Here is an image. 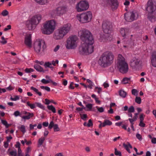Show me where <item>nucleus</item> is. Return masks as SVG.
<instances>
[{"label":"nucleus","instance_id":"obj_1","mask_svg":"<svg viewBox=\"0 0 156 156\" xmlns=\"http://www.w3.org/2000/svg\"><path fill=\"white\" fill-rule=\"evenodd\" d=\"M78 35L82 41L81 45L79 48V52L82 55H87L94 51L93 44L94 40L92 34L88 30L82 29L78 32Z\"/></svg>","mask_w":156,"mask_h":156},{"label":"nucleus","instance_id":"obj_2","mask_svg":"<svg viewBox=\"0 0 156 156\" xmlns=\"http://www.w3.org/2000/svg\"><path fill=\"white\" fill-rule=\"evenodd\" d=\"M102 27L103 30L105 34L101 35L100 39L103 41L112 40L113 33L111 23L108 21H104L102 24Z\"/></svg>","mask_w":156,"mask_h":156},{"label":"nucleus","instance_id":"obj_3","mask_svg":"<svg viewBox=\"0 0 156 156\" xmlns=\"http://www.w3.org/2000/svg\"><path fill=\"white\" fill-rule=\"evenodd\" d=\"M113 58L114 56L112 53L106 51L101 55L98 63L102 67H106L110 65Z\"/></svg>","mask_w":156,"mask_h":156},{"label":"nucleus","instance_id":"obj_4","mask_svg":"<svg viewBox=\"0 0 156 156\" xmlns=\"http://www.w3.org/2000/svg\"><path fill=\"white\" fill-rule=\"evenodd\" d=\"M71 27L70 24L68 23L59 27L55 31L54 35V38L56 40L62 39L69 32Z\"/></svg>","mask_w":156,"mask_h":156},{"label":"nucleus","instance_id":"obj_5","mask_svg":"<svg viewBox=\"0 0 156 156\" xmlns=\"http://www.w3.org/2000/svg\"><path fill=\"white\" fill-rule=\"evenodd\" d=\"M118 63L119 65V72L122 74H126L129 70L128 65L125 58L120 54L118 55Z\"/></svg>","mask_w":156,"mask_h":156},{"label":"nucleus","instance_id":"obj_6","mask_svg":"<svg viewBox=\"0 0 156 156\" xmlns=\"http://www.w3.org/2000/svg\"><path fill=\"white\" fill-rule=\"evenodd\" d=\"M55 22L51 20L46 23L44 26V28L42 30L43 34H50L52 33L55 28Z\"/></svg>","mask_w":156,"mask_h":156},{"label":"nucleus","instance_id":"obj_7","mask_svg":"<svg viewBox=\"0 0 156 156\" xmlns=\"http://www.w3.org/2000/svg\"><path fill=\"white\" fill-rule=\"evenodd\" d=\"M92 14L90 11L83 13L77 16V18L79 21L83 23H87L91 21Z\"/></svg>","mask_w":156,"mask_h":156},{"label":"nucleus","instance_id":"obj_8","mask_svg":"<svg viewBox=\"0 0 156 156\" xmlns=\"http://www.w3.org/2000/svg\"><path fill=\"white\" fill-rule=\"evenodd\" d=\"M46 47L44 41L42 40H37L34 43V50L37 53H40L44 52Z\"/></svg>","mask_w":156,"mask_h":156},{"label":"nucleus","instance_id":"obj_9","mask_svg":"<svg viewBox=\"0 0 156 156\" xmlns=\"http://www.w3.org/2000/svg\"><path fill=\"white\" fill-rule=\"evenodd\" d=\"M78 40L76 35H71L69 37L66 41V46L67 49H73L77 46L76 41Z\"/></svg>","mask_w":156,"mask_h":156},{"label":"nucleus","instance_id":"obj_10","mask_svg":"<svg viewBox=\"0 0 156 156\" xmlns=\"http://www.w3.org/2000/svg\"><path fill=\"white\" fill-rule=\"evenodd\" d=\"M89 7L88 2L86 1H82L77 4L76 9L78 12H81L87 10Z\"/></svg>","mask_w":156,"mask_h":156},{"label":"nucleus","instance_id":"obj_11","mask_svg":"<svg viewBox=\"0 0 156 156\" xmlns=\"http://www.w3.org/2000/svg\"><path fill=\"white\" fill-rule=\"evenodd\" d=\"M149 12H152L156 9V4L153 0H149L147 4L146 8Z\"/></svg>","mask_w":156,"mask_h":156},{"label":"nucleus","instance_id":"obj_12","mask_svg":"<svg viewBox=\"0 0 156 156\" xmlns=\"http://www.w3.org/2000/svg\"><path fill=\"white\" fill-rule=\"evenodd\" d=\"M105 2L109 5L112 10H115L117 9V0H104Z\"/></svg>","mask_w":156,"mask_h":156},{"label":"nucleus","instance_id":"obj_13","mask_svg":"<svg viewBox=\"0 0 156 156\" xmlns=\"http://www.w3.org/2000/svg\"><path fill=\"white\" fill-rule=\"evenodd\" d=\"M42 18L41 15L40 14L35 15L30 20L31 22L36 26L38 24L41 20Z\"/></svg>","mask_w":156,"mask_h":156},{"label":"nucleus","instance_id":"obj_14","mask_svg":"<svg viewBox=\"0 0 156 156\" xmlns=\"http://www.w3.org/2000/svg\"><path fill=\"white\" fill-rule=\"evenodd\" d=\"M24 42L25 44L28 47H31L32 41L31 34H28L26 35L25 38Z\"/></svg>","mask_w":156,"mask_h":156},{"label":"nucleus","instance_id":"obj_15","mask_svg":"<svg viewBox=\"0 0 156 156\" xmlns=\"http://www.w3.org/2000/svg\"><path fill=\"white\" fill-rule=\"evenodd\" d=\"M139 59L136 58H133L130 63V66L133 69L136 68L139 66Z\"/></svg>","mask_w":156,"mask_h":156},{"label":"nucleus","instance_id":"obj_16","mask_svg":"<svg viewBox=\"0 0 156 156\" xmlns=\"http://www.w3.org/2000/svg\"><path fill=\"white\" fill-rule=\"evenodd\" d=\"M151 59L152 65L153 66L156 67V52L155 51L152 53Z\"/></svg>","mask_w":156,"mask_h":156},{"label":"nucleus","instance_id":"obj_17","mask_svg":"<svg viewBox=\"0 0 156 156\" xmlns=\"http://www.w3.org/2000/svg\"><path fill=\"white\" fill-rule=\"evenodd\" d=\"M57 13L59 14H63L66 11V8L64 6L58 7L56 9Z\"/></svg>","mask_w":156,"mask_h":156},{"label":"nucleus","instance_id":"obj_18","mask_svg":"<svg viewBox=\"0 0 156 156\" xmlns=\"http://www.w3.org/2000/svg\"><path fill=\"white\" fill-rule=\"evenodd\" d=\"M130 14V12H128L125 14V19L126 21L128 22H132L133 21V19L132 17Z\"/></svg>","mask_w":156,"mask_h":156},{"label":"nucleus","instance_id":"obj_19","mask_svg":"<svg viewBox=\"0 0 156 156\" xmlns=\"http://www.w3.org/2000/svg\"><path fill=\"white\" fill-rule=\"evenodd\" d=\"M27 26L29 30L34 29L36 27V25L32 23L31 21L30 20L27 22Z\"/></svg>","mask_w":156,"mask_h":156},{"label":"nucleus","instance_id":"obj_20","mask_svg":"<svg viewBox=\"0 0 156 156\" xmlns=\"http://www.w3.org/2000/svg\"><path fill=\"white\" fill-rule=\"evenodd\" d=\"M123 146L129 153H131L129 149V148H132V147L129 142H127L126 144L124 143L123 144Z\"/></svg>","mask_w":156,"mask_h":156},{"label":"nucleus","instance_id":"obj_21","mask_svg":"<svg viewBox=\"0 0 156 156\" xmlns=\"http://www.w3.org/2000/svg\"><path fill=\"white\" fill-rule=\"evenodd\" d=\"M154 15L152 14H149L148 15V18L152 22H154L155 21V19L156 18V15Z\"/></svg>","mask_w":156,"mask_h":156},{"label":"nucleus","instance_id":"obj_22","mask_svg":"<svg viewBox=\"0 0 156 156\" xmlns=\"http://www.w3.org/2000/svg\"><path fill=\"white\" fill-rule=\"evenodd\" d=\"M129 30L128 29L122 28L120 29V32L123 36L124 37L126 34L128 32Z\"/></svg>","mask_w":156,"mask_h":156},{"label":"nucleus","instance_id":"obj_23","mask_svg":"<svg viewBox=\"0 0 156 156\" xmlns=\"http://www.w3.org/2000/svg\"><path fill=\"white\" fill-rule=\"evenodd\" d=\"M130 12L131 13L130 15H131L132 17L133 18V21L134 20H136L138 16V14L137 12L135 11Z\"/></svg>","mask_w":156,"mask_h":156},{"label":"nucleus","instance_id":"obj_24","mask_svg":"<svg viewBox=\"0 0 156 156\" xmlns=\"http://www.w3.org/2000/svg\"><path fill=\"white\" fill-rule=\"evenodd\" d=\"M119 96L122 98H125L127 94L122 89L119 91Z\"/></svg>","mask_w":156,"mask_h":156},{"label":"nucleus","instance_id":"obj_25","mask_svg":"<svg viewBox=\"0 0 156 156\" xmlns=\"http://www.w3.org/2000/svg\"><path fill=\"white\" fill-rule=\"evenodd\" d=\"M34 116V114L32 113H28L26 115L23 116L22 118L24 119H29Z\"/></svg>","mask_w":156,"mask_h":156},{"label":"nucleus","instance_id":"obj_26","mask_svg":"<svg viewBox=\"0 0 156 156\" xmlns=\"http://www.w3.org/2000/svg\"><path fill=\"white\" fill-rule=\"evenodd\" d=\"M35 1L39 4L44 5L48 3V0H34Z\"/></svg>","mask_w":156,"mask_h":156},{"label":"nucleus","instance_id":"obj_27","mask_svg":"<svg viewBox=\"0 0 156 156\" xmlns=\"http://www.w3.org/2000/svg\"><path fill=\"white\" fill-rule=\"evenodd\" d=\"M34 68L38 71L44 72L43 68L38 65H35L34 66Z\"/></svg>","mask_w":156,"mask_h":156},{"label":"nucleus","instance_id":"obj_28","mask_svg":"<svg viewBox=\"0 0 156 156\" xmlns=\"http://www.w3.org/2000/svg\"><path fill=\"white\" fill-rule=\"evenodd\" d=\"M112 124V122L108 120H105L102 124V126L105 127L106 125L110 126Z\"/></svg>","mask_w":156,"mask_h":156},{"label":"nucleus","instance_id":"obj_29","mask_svg":"<svg viewBox=\"0 0 156 156\" xmlns=\"http://www.w3.org/2000/svg\"><path fill=\"white\" fill-rule=\"evenodd\" d=\"M30 89L31 90H33L34 92H35L39 96H41L42 95V94L41 92H39L37 88L33 87H30Z\"/></svg>","mask_w":156,"mask_h":156},{"label":"nucleus","instance_id":"obj_30","mask_svg":"<svg viewBox=\"0 0 156 156\" xmlns=\"http://www.w3.org/2000/svg\"><path fill=\"white\" fill-rule=\"evenodd\" d=\"M48 108L53 113L56 112V110L55 108L52 105H48L47 106Z\"/></svg>","mask_w":156,"mask_h":156},{"label":"nucleus","instance_id":"obj_31","mask_svg":"<svg viewBox=\"0 0 156 156\" xmlns=\"http://www.w3.org/2000/svg\"><path fill=\"white\" fill-rule=\"evenodd\" d=\"M87 82L89 83V85L87 86V87L90 89H92V87L93 86V83L88 79H87Z\"/></svg>","mask_w":156,"mask_h":156},{"label":"nucleus","instance_id":"obj_32","mask_svg":"<svg viewBox=\"0 0 156 156\" xmlns=\"http://www.w3.org/2000/svg\"><path fill=\"white\" fill-rule=\"evenodd\" d=\"M45 140V138L44 137H41L39 139L38 143L39 146H41L42 144Z\"/></svg>","mask_w":156,"mask_h":156},{"label":"nucleus","instance_id":"obj_33","mask_svg":"<svg viewBox=\"0 0 156 156\" xmlns=\"http://www.w3.org/2000/svg\"><path fill=\"white\" fill-rule=\"evenodd\" d=\"M27 105L29 106L32 109H33L35 107L36 104H35V103L34 104H31L30 103L29 101H28L27 102Z\"/></svg>","mask_w":156,"mask_h":156},{"label":"nucleus","instance_id":"obj_34","mask_svg":"<svg viewBox=\"0 0 156 156\" xmlns=\"http://www.w3.org/2000/svg\"><path fill=\"white\" fill-rule=\"evenodd\" d=\"M130 79L129 78L126 77L124 78L122 81V82L124 84H126L128 83Z\"/></svg>","mask_w":156,"mask_h":156},{"label":"nucleus","instance_id":"obj_35","mask_svg":"<svg viewBox=\"0 0 156 156\" xmlns=\"http://www.w3.org/2000/svg\"><path fill=\"white\" fill-rule=\"evenodd\" d=\"M35 104L38 107L43 109H44V106L42 105L41 103L38 102H35Z\"/></svg>","mask_w":156,"mask_h":156},{"label":"nucleus","instance_id":"obj_36","mask_svg":"<svg viewBox=\"0 0 156 156\" xmlns=\"http://www.w3.org/2000/svg\"><path fill=\"white\" fill-rule=\"evenodd\" d=\"M41 81L44 84H47L50 83V81H51V79H49V80H46L45 79H43L41 80Z\"/></svg>","mask_w":156,"mask_h":156},{"label":"nucleus","instance_id":"obj_37","mask_svg":"<svg viewBox=\"0 0 156 156\" xmlns=\"http://www.w3.org/2000/svg\"><path fill=\"white\" fill-rule=\"evenodd\" d=\"M2 123L5 125L6 128H8L9 127V125L7 123V122L5 120H1Z\"/></svg>","mask_w":156,"mask_h":156},{"label":"nucleus","instance_id":"obj_38","mask_svg":"<svg viewBox=\"0 0 156 156\" xmlns=\"http://www.w3.org/2000/svg\"><path fill=\"white\" fill-rule=\"evenodd\" d=\"M93 106V105L91 104H88L86 105V107L88 109L87 111H90L91 110Z\"/></svg>","mask_w":156,"mask_h":156},{"label":"nucleus","instance_id":"obj_39","mask_svg":"<svg viewBox=\"0 0 156 156\" xmlns=\"http://www.w3.org/2000/svg\"><path fill=\"white\" fill-rule=\"evenodd\" d=\"M81 118L84 121L86 120V118H87V116L86 114H80Z\"/></svg>","mask_w":156,"mask_h":156},{"label":"nucleus","instance_id":"obj_40","mask_svg":"<svg viewBox=\"0 0 156 156\" xmlns=\"http://www.w3.org/2000/svg\"><path fill=\"white\" fill-rule=\"evenodd\" d=\"M40 88L42 89H44L48 91H50V88L47 86H41Z\"/></svg>","mask_w":156,"mask_h":156},{"label":"nucleus","instance_id":"obj_41","mask_svg":"<svg viewBox=\"0 0 156 156\" xmlns=\"http://www.w3.org/2000/svg\"><path fill=\"white\" fill-rule=\"evenodd\" d=\"M53 128L55 132L58 131L60 130V129L58 127V126L57 124H55Z\"/></svg>","mask_w":156,"mask_h":156},{"label":"nucleus","instance_id":"obj_42","mask_svg":"<svg viewBox=\"0 0 156 156\" xmlns=\"http://www.w3.org/2000/svg\"><path fill=\"white\" fill-rule=\"evenodd\" d=\"M1 39L2 40L0 41V42L2 44H4L7 43V41L5 40V39L3 36H2L1 37Z\"/></svg>","mask_w":156,"mask_h":156},{"label":"nucleus","instance_id":"obj_43","mask_svg":"<svg viewBox=\"0 0 156 156\" xmlns=\"http://www.w3.org/2000/svg\"><path fill=\"white\" fill-rule=\"evenodd\" d=\"M134 111V108L133 106H131L128 109V112L129 113L133 112Z\"/></svg>","mask_w":156,"mask_h":156},{"label":"nucleus","instance_id":"obj_44","mask_svg":"<svg viewBox=\"0 0 156 156\" xmlns=\"http://www.w3.org/2000/svg\"><path fill=\"white\" fill-rule=\"evenodd\" d=\"M20 129V131L23 133H24L26 132L25 128V126L24 125H21Z\"/></svg>","mask_w":156,"mask_h":156},{"label":"nucleus","instance_id":"obj_45","mask_svg":"<svg viewBox=\"0 0 156 156\" xmlns=\"http://www.w3.org/2000/svg\"><path fill=\"white\" fill-rule=\"evenodd\" d=\"M135 100V102L138 104H140L141 102V99L139 97H136Z\"/></svg>","mask_w":156,"mask_h":156},{"label":"nucleus","instance_id":"obj_46","mask_svg":"<svg viewBox=\"0 0 156 156\" xmlns=\"http://www.w3.org/2000/svg\"><path fill=\"white\" fill-rule=\"evenodd\" d=\"M51 66V63L49 62H46L45 63L44 66L45 68L50 67V66Z\"/></svg>","mask_w":156,"mask_h":156},{"label":"nucleus","instance_id":"obj_47","mask_svg":"<svg viewBox=\"0 0 156 156\" xmlns=\"http://www.w3.org/2000/svg\"><path fill=\"white\" fill-rule=\"evenodd\" d=\"M8 14V12L6 10H3L1 13V14L4 16H5L7 15Z\"/></svg>","mask_w":156,"mask_h":156},{"label":"nucleus","instance_id":"obj_48","mask_svg":"<svg viewBox=\"0 0 156 156\" xmlns=\"http://www.w3.org/2000/svg\"><path fill=\"white\" fill-rule=\"evenodd\" d=\"M93 124L91 119H90L89 120L88 123H87V126L90 127L93 126Z\"/></svg>","mask_w":156,"mask_h":156},{"label":"nucleus","instance_id":"obj_49","mask_svg":"<svg viewBox=\"0 0 156 156\" xmlns=\"http://www.w3.org/2000/svg\"><path fill=\"white\" fill-rule=\"evenodd\" d=\"M55 125V124L53 121H51L49 125L48 128L49 129H52L53 127H54Z\"/></svg>","mask_w":156,"mask_h":156},{"label":"nucleus","instance_id":"obj_50","mask_svg":"<svg viewBox=\"0 0 156 156\" xmlns=\"http://www.w3.org/2000/svg\"><path fill=\"white\" fill-rule=\"evenodd\" d=\"M25 71L27 73H30L31 72H33L34 71V70L31 68H26Z\"/></svg>","mask_w":156,"mask_h":156},{"label":"nucleus","instance_id":"obj_51","mask_svg":"<svg viewBox=\"0 0 156 156\" xmlns=\"http://www.w3.org/2000/svg\"><path fill=\"white\" fill-rule=\"evenodd\" d=\"M96 108L97 109L98 111L100 112H103L104 111V109L102 107L99 108L98 106H96Z\"/></svg>","mask_w":156,"mask_h":156},{"label":"nucleus","instance_id":"obj_52","mask_svg":"<svg viewBox=\"0 0 156 156\" xmlns=\"http://www.w3.org/2000/svg\"><path fill=\"white\" fill-rule=\"evenodd\" d=\"M10 154L11 155L13 156H17V152L16 151H10Z\"/></svg>","mask_w":156,"mask_h":156},{"label":"nucleus","instance_id":"obj_53","mask_svg":"<svg viewBox=\"0 0 156 156\" xmlns=\"http://www.w3.org/2000/svg\"><path fill=\"white\" fill-rule=\"evenodd\" d=\"M19 98L18 96H15L14 98H13L12 97L10 98V99L11 100L13 101H16L17 100H19Z\"/></svg>","mask_w":156,"mask_h":156},{"label":"nucleus","instance_id":"obj_54","mask_svg":"<svg viewBox=\"0 0 156 156\" xmlns=\"http://www.w3.org/2000/svg\"><path fill=\"white\" fill-rule=\"evenodd\" d=\"M144 115L143 114H141L140 116V121H143L144 119Z\"/></svg>","mask_w":156,"mask_h":156},{"label":"nucleus","instance_id":"obj_55","mask_svg":"<svg viewBox=\"0 0 156 156\" xmlns=\"http://www.w3.org/2000/svg\"><path fill=\"white\" fill-rule=\"evenodd\" d=\"M137 93V91L135 89H133L132 90V94L134 95H136V93Z\"/></svg>","mask_w":156,"mask_h":156},{"label":"nucleus","instance_id":"obj_56","mask_svg":"<svg viewBox=\"0 0 156 156\" xmlns=\"http://www.w3.org/2000/svg\"><path fill=\"white\" fill-rule=\"evenodd\" d=\"M20 112L18 111H15L14 113V115L16 117L20 115Z\"/></svg>","mask_w":156,"mask_h":156},{"label":"nucleus","instance_id":"obj_57","mask_svg":"<svg viewBox=\"0 0 156 156\" xmlns=\"http://www.w3.org/2000/svg\"><path fill=\"white\" fill-rule=\"evenodd\" d=\"M139 126L142 127H144L145 126V124L143 122V121H140Z\"/></svg>","mask_w":156,"mask_h":156},{"label":"nucleus","instance_id":"obj_58","mask_svg":"<svg viewBox=\"0 0 156 156\" xmlns=\"http://www.w3.org/2000/svg\"><path fill=\"white\" fill-rule=\"evenodd\" d=\"M37 126V124H35L34 125H32V124L30 125V130L33 129L34 128V127Z\"/></svg>","mask_w":156,"mask_h":156},{"label":"nucleus","instance_id":"obj_59","mask_svg":"<svg viewBox=\"0 0 156 156\" xmlns=\"http://www.w3.org/2000/svg\"><path fill=\"white\" fill-rule=\"evenodd\" d=\"M11 25H8L7 26V28H5L4 29V30L5 31H7L8 30L10 29H11Z\"/></svg>","mask_w":156,"mask_h":156},{"label":"nucleus","instance_id":"obj_60","mask_svg":"<svg viewBox=\"0 0 156 156\" xmlns=\"http://www.w3.org/2000/svg\"><path fill=\"white\" fill-rule=\"evenodd\" d=\"M136 136L137 138L140 140H142V136L140 134L138 133L137 134Z\"/></svg>","mask_w":156,"mask_h":156},{"label":"nucleus","instance_id":"obj_61","mask_svg":"<svg viewBox=\"0 0 156 156\" xmlns=\"http://www.w3.org/2000/svg\"><path fill=\"white\" fill-rule=\"evenodd\" d=\"M60 47L59 45H57L54 49V51L55 52H56L59 49Z\"/></svg>","mask_w":156,"mask_h":156},{"label":"nucleus","instance_id":"obj_62","mask_svg":"<svg viewBox=\"0 0 156 156\" xmlns=\"http://www.w3.org/2000/svg\"><path fill=\"white\" fill-rule=\"evenodd\" d=\"M31 151V148L30 147H28L26 150V154H28L29 152Z\"/></svg>","mask_w":156,"mask_h":156},{"label":"nucleus","instance_id":"obj_63","mask_svg":"<svg viewBox=\"0 0 156 156\" xmlns=\"http://www.w3.org/2000/svg\"><path fill=\"white\" fill-rule=\"evenodd\" d=\"M45 104L46 105H49L51 102L48 99H45Z\"/></svg>","mask_w":156,"mask_h":156},{"label":"nucleus","instance_id":"obj_64","mask_svg":"<svg viewBox=\"0 0 156 156\" xmlns=\"http://www.w3.org/2000/svg\"><path fill=\"white\" fill-rule=\"evenodd\" d=\"M151 142L153 144H156V138H153L151 139Z\"/></svg>","mask_w":156,"mask_h":156}]
</instances>
